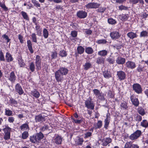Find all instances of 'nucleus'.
I'll use <instances>...</instances> for the list:
<instances>
[{
  "mask_svg": "<svg viewBox=\"0 0 148 148\" xmlns=\"http://www.w3.org/2000/svg\"><path fill=\"white\" fill-rule=\"evenodd\" d=\"M55 78L57 82H61L63 79V75L58 71L55 73Z\"/></svg>",
  "mask_w": 148,
  "mask_h": 148,
  "instance_id": "39448f33",
  "label": "nucleus"
},
{
  "mask_svg": "<svg viewBox=\"0 0 148 148\" xmlns=\"http://www.w3.org/2000/svg\"><path fill=\"white\" fill-rule=\"evenodd\" d=\"M132 142L131 141L127 142L125 145L124 148H131L132 144Z\"/></svg>",
  "mask_w": 148,
  "mask_h": 148,
  "instance_id": "37998d69",
  "label": "nucleus"
},
{
  "mask_svg": "<svg viewBox=\"0 0 148 148\" xmlns=\"http://www.w3.org/2000/svg\"><path fill=\"white\" fill-rule=\"evenodd\" d=\"M104 59L101 57H98L97 59L96 63L98 64H101L104 63Z\"/></svg>",
  "mask_w": 148,
  "mask_h": 148,
  "instance_id": "c85d7f7f",
  "label": "nucleus"
},
{
  "mask_svg": "<svg viewBox=\"0 0 148 148\" xmlns=\"http://www.w3.org/2000/svg\"><path fill=\"white\" fill-rule=\"evenodd\" d=\"M43 35L44 37H47L48 35V33L47 30L44 29L43 30Z\"/></svg>",
  "mask_w": 148,
  "mask_h": 148,
  "instance_id": "4d7b16f0",
  "label": "nucleus"
},
{
  "mask_svg": "<svg viewBox=\"0 0 148 148\" xmlns=\"http://www.w3.org/2000/svg\"><path fill=\"white\" fill-rule=\"evenodd\" d=\"M91 135L92 133L91 132H87L85 134V136L84 137V138H88V137L90 136Z\"/></svg>",
  "mask_w": 148,
  "mask_h": 148,
  "instance_id": "338daca9",
  "label": "nucleus"
},
{
  "mask_svg": "<svg viewBox=\"0 0 148 148\" xmlns=\"http://www.w3.org/2000/svg\"><path fill=\"white\" fill-rule=\"evenodd\" d=\"M5 114L7 116H12L13 112L9 109L6 108L5 109Z\"/></svg>",
  "mask_w": 148,
  "mask_h": 148,
  "instance_id": "473e14b6",
  "label": "nucleus"
},
{
  "mask_svg": "<svg viewBox=\"0 0 148 148\" xmlns=\"http://www.w3.org/2000/svg\"><path fill=\"white\" fill-rule=\"evenodd\" d=\"M15 90L20 95H21L24 93V91L20 84H17L15 86Z\"/></svg>",
  "mask_w": 148,
  "mask_h": 148,
  "instance_id": "1a4fd4ad",
  "label": "nucleus"
},
{
  "mask_svg": "<svg viewBox=\"0 0 148 148\" xmlns=\"http://www.w3.org/2000/svg\"><path fill=\"white\" fill-rule=\"evenodd\" d=\"M59 55L62 57H66L67 56L66 52L64 50L61 51L59 53Z\"/></svg>",
  "mask_w": 148,
  "mask_h": 148,
  "instance_id": "c03bdc74",
  "label": "nucleus"
},
{
  "mask_svg": "<svg viewBox=\"0 0 148 148\" xmlns=\"http://www.w3.org/2000/svg\"><path fill=\"white\" fill-rule=\"evenodd\" d=\"M140 125L143 127L146 128L148 126V122L147 120H144L141 122Z\"/></svg>",
  "mask_w": 148,
  "mask_h": 148,
  "instance_id": "72a5a7b5",
  "label": "nucleus"
},
{
  "mask_svg": "<svg viewBox=\"0 0 148 148\" xmlns=\"http://www.w3.org/2000/svg\"><path fill=\"white\" fill-rule=\"evenodd\" d=\"M71 34L72 37H76L77 35V32L75 31H73L71 32Z\"/></svg>",
  "mask_w": 148,
  "mask_h": 148,
  "instance_id": "69168bd1",
  "label": "nucleus"
},
{
  "mask_svg": "<svg viewBox=\"0 0 148 148\" xmlns=\"http://www.w3.org/2000/svg\"><path fill=\"white\" fill-rule=\"evenodd\" d=\"M137 70L138 72H140L143 71V67H141L139 65L138 67L137 68Z\"/></svg>",
  "mask_w": 148,
  "mask_h": 148,
  "instance_id": "774afa93",
  "label": "nucleus"
},
{
  "mask_svg": "<svg viewBox=\"0 0 148 148\" xmlns=\"http://www.w3.org/2000/svg\"><path fill=\"white\" fill-rule=\"evenodd\" d=\"M5 58L7 61L8 62L12 61L13 60V58L12 55L9 52L6 53Z\"/></svg>",
  "mask_w": 148,
  "mask_h": 148,
  "instance_id": "6ab92c4d",
  "label": "nucleus"
},
{
  "mask_svg": "<svg viewBox=\"0 0 148 148\" xmlns=\"http://www.w3.org/2000/svg\"><path fill=\"white\" fill-rule=\"evenodd\" d=\"M16 78L14 72H11L8 77V79L12 83H14Z\"/></svg>",
  "mask_w": 148,
  "mask_h": 148,
  "instance_id": "ddd939ff",
  "label": "nucleus"
},
{
  "mask_svg": "<svg viewBox=\"0 0 148 148\" xmlns=\"http://www.w3.org/2000/svg\"><path fill=\"white\" fill-rule=\"evenodd\" d=\"M107 60L109 63L110 64H113L114 62V60L113 59L110 58H109L107 59Z\"/></svg>",
  "mask_w": 148,
  "mask_h": 148,
  "instance_id": "0e129e2a",
  "label": "nucleus"
},
{
  "mask_svg": "<svg viewBox=\"0 0 148 148\" xmlns=\"http://www.w3.org/2000/svg\"><path fill=\"white\" fill-rule=\"evenodd\" d=\"M102 145L103 146H106L112 142V139L110 138H106L102 140Z\"/></svg>",
  "mask_w": 148,
  "mask_h": 148,
  "instance_id": "9b49d317",
  "label": "nucleus"
},
{
  "mask_svg": "<svg viewBox=\"0 0 148 148\" xmlns=\"http://www.w3.org/2000/svg\"><path fill=\"white\" fill-rule=\"evenodd\" d=\"M31 94L32 95L36 98H38L40 95L39 92L36 90L32 91Z\"/></svg>",
  "mask_w": 148,
  "mask_h": 148,
  "instance_id": "b1692460",
  "label": "nucleus"
},
{
  "mask_svg": "<svg viewBox=\"0 0 148 148\" xmlns=\"http://www.w3.org/2000/svg\"><path fill=\"white\" fill-rule=\"evenodd\" d=\"M77 15L80 18H84L87 16V13L85 11L80 10L77 12Z\"/></svg>",
  "mask_w": 148,
  "mask_h": 148,
  "instance_id": "6e6552de",
  "label": "nucleus"
},
{
  "mask_svg": "<svg viewBox=\"0 0 148 148\" xmlns=\"http://www.w3.org/2000/svg\"><path fill=\"white\" fill-rule=\"evenodd\" d=\"M0 6L4 11H6L8 10V9L4 3L0 2Z\"/></svg>",
  "mask_w": 148,
  "mask_h": 148,
  "instance_id": "79ce46f5",
  "label": "nucleus"
},
{
  "mask_svg": "<svg viewBox=\"0 0 148 148\" xmlns=\"http://www.w3.org/2000/svg\"><path fill=\"white\" fill-rule=\"evenodd\" d=\"M125 58L121 57H118L116 60V63L119 64H123L125 62Z\"/></svg>",
  "mask_w": 148,
  "mask_h": 148,
  "instance_id": "f3484780",
  "label": "nucleus"
},
{
  "mask_svg": "<svg viewBox=\"0 0 148 148\" xmlns=\"http://www.w3.org/2000/svg\"><path fill=\"white\" fill-rule=\"evenodd\" d=\"M29 136V134L28 132L25 131L22 134V138L23 139H26Z\"/></svg>",
  "mask_w": 148,
  "mask_h": 148,
  "instance_id": "4c0bfd02",
  "label": "nucleus"
},
{
  "mask_svg": "<svg viewBox=\"0 0 148 148\" xmlns=\"http://www.w3.org/2000/svg\"><path fill=\"white\" fill-rule=\"evenodd\" d=\"M108 52L106 50H103L99 51L98 52V54L101 56H105L107 55Z\"/></svg>",
  "mask_w": 148,
  "mask_h": 148,
  "instance_id": "a878e982",
  "label": "nucleus"
},
{
  "mask_svg": "<svg viewBox=\"0 0 148 148\" xmlns=\"http://www.w3.org/2000/svg\"><path fill=\"white\" fill-rule=\"evenodd\" d=\"M102 126V122L101 121H98L97 124H94V128L95 129L99 128L101 127Z\"/></svg>",
  "mask_w": 148,
  "mask_h": 148,
  "instance_id": "bb28decb",
  "label": "nucleus"
},
{
  "mask_svg": "<svg viewBox=\"0 0 148 148\" xmlns=\"http://www.w3.org/2000/svg\"><path fill=\"white\" fill-rule=\"evenodd\" d=\"M147 32V31H144L140 33V35L141 36H148Z\"/></svg>",
  "mask_w": 148,
  "mask_h": 148,
  "instance_id": "6e6d98bb",
  "label": "nucleus"
},
{
  "mask_svg": "<svg viewBox=\"0 0 148 148\" xmlns=\"http://www.w3.org/2000/svg\"><path fill=\"white\" fill-rule=\"evenodd\" d=\"M84 69L85 70H87L92 67V64L89 62H86L83 65Z\"/></svg>",
  "mask_w": 148,
  "mask_h": 148,
  "instance_id": "5701e85b",
  "label": "nucleus"
},
{
  "mask_svg": "<svg viewBox=\"0 0 148 148\" xmlns=\"http://www.w3.org/2000/svg\"><path fill=\"white\" fill-rule=\"evenodd\" d=\"M29 68L31 71L33 72L34 71L35 69V65L33 62H32L30 63Z\"/></svg>",
  "mask_w": 148,
  "mask_h": 148,
  "instance_id": "49530a36",
  "label": "nucleus"
},
{
  "mask_svg": "<svg viewBox=\"0 0 148 148\" xmlns=\"http://www.w3.org/2000/svg\"><path fill=\"white\" fill-rule=\"evenodd\" d=\"M138 113L141 115L143 116L145 114V112L143 108L141 107H139L138 110Z\"/></svg>",
  "mask_w": 148,
  "mask_h": 148,
  "instance_id": "c9c22d12",
  "label": "nucleus"
},
{
  "mask_svg": "<svg viewBox=\"0 0 148 148\" xmlns=\"http://www.w3.org/2000/svg\"><path fill=\"white\" fill-rule=\"evenodd\" d=\"M4 138L5 140H8L10 139V133H5Z\"/></svg>",
  "mask_w": 148,
  "mask_h": 148,
  "instance_id": "09e8293b",
  "label": "nucleus"
},
{
  "mask_svg": "<svg viewBox=\"0 0 148 148\" xmlns=\"http://www.w3.org/2000/svg\"><path fill=\"white\" fill-rule=\"evenodd\" d=\"M110 120V117L108 115H107L106 118L104 120L105 124L104 127L106 129H107V127L109 124Z\"/></svg>",
  "mask_w": 148,
  "mask_h": 148,
  "instance_id": "4be33fe9",
  "label": "nucleus"
},
{
  "mask_svg": "<svg viewBox=\"0 0 148 148\" xmlns=\"http://www.w3.org/2000/svg\"><path fill=\"white\" fill-rule=\"evenodd\" d=\"M141 133V131L138 130L130 135L129 138L132 140L136 139L140 136Z\"/></svg>",
  "mask_w": 148,
  "mask_h": 148,
  "instance_id": "f03ea898",
  "label": "nucleus"
},
{
  "mask_svg": "<svg viewBox=\"0 0 148 148\" xmlns=\"http://www.w3.org/2000/svg\"><path fill=\"white\" fill-rule=\"evenodd\" d=\"M142 117L141 116L137 115L136 116L135 119L136 121H140L142 120Z\"/></svg>",
  "mask_w": 148,
  "mask_h": 148,
  "instance_id": "680f3d73",
  "label": "nucleus"
},
{
  "mask_svg": "<svg viewBox=\"0 0 148 148\" xmlns=\"http://www.w3.org/2000/svg\"><path fill=\"white\" fill-rule=\"evenodd\" d=\"M11 129L8 126H6L3 129L4 133H10Z\"/></svg>",
  "mask_w": 148,
  "mask_h": 148,
  "instance_id": "ea45409f",
  "label": "nucleus"
},
{
  "mask_svg": "<svg viewBox=\"0 0 148 148\" xmlns=\"http://www.w3.org/2000/svg\"><path fill=\"white\" fill-rule=\"evenodd\" d=\"M30 140L33 143H37L36 140V138L34 136H33L30 137Z\"/></svg>",
  "mask_w": 148,
  "mask_h": 148,
  "instance_id": "5fc2aeb1",
  "label": "nucleus"
},
{
  "mask_svg": "<svg viewBox=\"0 0 148 148\" xmlns=\"http://www.w3.org/2000/svg\"><path fill=\"white\" fill-rule=\"evenodd\" d=\"M120 106L121 108L124 109H126L127 108V104L125 102L122 103L120 105Z\"/></svg>",
  "mask_w": 148,
  "mask_h": 148,
  "instance_id": "3c124183",
  "label": "nucleus"
},
{
  "mask_svg": "<svg viewBox=\"0 0 148 148\" xmlns=\"http://www.w3.org/2000/svg\"><path fill=\"white\" fill-rule=\"evenodd\" d=\"M63 75H66L68 73V70L65 67H61L58 70Z\"/></svg>",
  "mask_w": 148,
  "mask_h": 148,
  "instance_id": "dca6fc26",
  "label": "nucleus"
},
{
  "mask_svg": "<svg viewBox=\"0 0 148 148\" xmlns=\"http://www.w3.org/2000/svg\"><path fill=\"white\" fill-rule=\"evenodd\" d=\"M85 52L88 54H91L93 52V50L91 47H87L85 49Z\"/></svg>",
  "mask_w": 148,
  "mask_h": 148,
  "instance_id": "2f4dec72",
  "label": "nucleus"
},
{
  "mask_svg": "<svg viewBox=\"0 0 148 148\" xmlns=\"http://www.w3.org/2000/svg\"><path fill=\"white\" fill-rule=\"evenodd\" d=\"M32 3L34 4V5L37 8H39L40 7V3L38 1H36V0H33L32 1Z\"/></svg>",
  "mask_w": 148,
  "mask_h": 148,
  "instance_id": "a18cd8bd",
  "label": "nucleus"
},
{
  "mask_svg": "<svg viewBox=\"0 0 148 148\" xmlns=\"http://www.w3.org/2000/svg\"><path fill=\"white\" fill-rule=\"evenodd\" d=\"M108 21L109 24L112 25H114L116 23V21L112 18H109L108 19Z\"/></svg>",
  "mask_w": 148,
  "mask_h": 148,
  "instance_id": "e433bc0d",
  "label": "nucleus"
},
{
  "mask_svg": "<svg viewBox=\"0 0 148 148\" xmlns=\"http://www.w3.org/2000/svg\"><path fill=\"white\" fill-rule=\"evenodd\" d=\"M129 2L132 4H136L138 2L142 5L144 4L143 0H129Z\"/></svg>",
  "mask_w": 148,
  "mask_h": 148,
  "instance_id": "a211bd4d",
  "label": "nucleus"
},
{
  "mask_svg": "<svg viewBox=\"0 0 148 148\" xmlns=\"http://www.w3.org/2000/svg\"><path fill=\"white\" fill-rule=\"evenodd\" d=\"M34 136L36 140L37 143H38L40 142L41 140L44 137L43 134L41 132L37 134Z\"/></svg>",
  "mask_w": 148,
  "mask_h": 148,
  "instance_id": "2eb2a0df",
  "label": "nucleus"
},
{
  "mask_svg": "<svg viewBox=\"0 0 148 148\" xmlns=\"http://www.w3.org/2000/svg\"><path fill=\"white\" fill-rule=\"evenodd\" d=\"M93 93L97 97L101 93L100 91L98 89H95L93 90Z\"/></svg>",
  "mask_w": 148,
  "mask_h": 148,
  "instance_id": "864d4df0",
  "label": "nucleus"
},
{
  "mask_svg": "<svg viewBox=\"0 0 148 148\" xmlns=\"http://www.w3.org/2000/svg\"><path fill=\"white\" fill-rule=\"evenodd\" d=\"M77 50L78 53L79 54L83 53L84 51V48L81 46H79L77 47Z\"/></svg>",
  "mask_w": 148,
  "mask_h": 148,
  "instance_id": "c756f323",
  "label": "nucleus"
},
{
  "mask_svg": "<svg viewBox=\"0 0 148 148\" xmlns=\"http://www.w3.org/2000/svg\"><path fill=\"white\" fill-rule=\"evenodd\" d=\"M104 77L106 78H108L111 77V75L109 71H105L103 73Z\"/></svg>",
  "mask_w": 148,
  "mask_h": 148,
  "instance_id": "7c9ffc66",
  "label": "nucleus"
},
{
  "mask_svg": "<svg viewBox=\"0 0 148 148\" xmlns=\"http://www.w3.org/2000/svg\"><path fill=\"white\" fill-rule=\"evenodd\" d=\"M121 20L123 21H125L127 20L128 17V14H122L120 16Z\"/></svg>",
  "mask_w": 148,
  "mask_h": 148,
  "instance_id": "f704fd0d",
  "label": "nucleus"
},
{
  "mask_svg": "<svg viewBox=\"0 0 148 148\" xmlns=\"http://www.w3.org/2000/svg\"><path fill=\"white\" fill-rule=\"evenodd\" d=\"M57 53L56 52H52L51 55L52 58H56L57 57Z\"/></svg>",
  "mask_w": 148,
  "mask_h": 148,
  "instance_id": "e2e57ef3",
  "label": "nucleus"
},
{
  "mask_svg": "<svg viewBox=\"0 0 148 148\" xmlns=\"http://www.w3.org/2000/svg\"><path fill=\"white\" fill-rule=\"evenodd\" d=\"M127 35L128 37H136V34L132 32L128 33Z\"/></svg>",
  "mask_w": 148,
  "mask_h": 148,
  "instance_id": "603ef678",
  "label": "nucleus"
},
{
  "mask_svg": "<svg viewBox=\"0 0 148 148\" xmlns=\"http://www.w3.org/2000/svg\"><path fill=\"white\" fill-rule=\"evenodd\" d=\"M21 14L24 19L27 20H29V18L26 12L24 11H22Z\"/></svg>",
  "mask_w": 148,
  "mask_h": 148,
  "instance_id": "58836bf2",
  "label": "nucleus"
},
{
  "mask_svg": "<svg viewBox=\"0 0 148 148\" xmlns=\"http://www.w3.org/2000/svg\"><path fill=\"white\" fill-rule=\"evenodd\" d=\"M119 8L120 10H127L128 9V8L127 7L123 5L120 6L119 7Z\"/></svg>",
  "mask_w": 148,
  "mask_h": 148,
  "instance_id": "052dcab7",
  "label": "nucleus"
},
{
  "mask_svg": "<svg viewBox=\"0 0 148 148\" xmlns=\"http://www.w3.org/2000/svg\"><path fill=\"white\" fill-rule=\"evenodd\" d=\"M20 129L22 131L28 130H29V127L28 124L25 123L20 126Z\"/></svg>",
  "mask_w": 148,
  "mask_h": 148,
  "instance_id": "412c9836",
  "label": "nucleus"
},
{
  "mask_svg": "<svg viewBox=\"0 0 148 148\" xmlns=\"http://www.w3.org/2000/svg\"><path fill=\"white\" fill-rule=\"evenodd\" d=\"M84 32L86 34L90 35L92 33V31L88 29H85Z\"/></svg>",
  "mask_w": 148,
  "mask_h": 148,
  "instance_id": "bf43d9fd",
  "label": "nucleus"
},
{
  "mask_svg": "<svg viewBox=\"0 0 148 148\" xmlns=\"http://www.w3.org/2000/svg\"><path fill=\"white\" fill-rule=\"evenodd\" d=\"M18 61L20 67H23L25 65V63L22 58H19L18 60Z\"/></svg>",
  "mask_w": 148,
  "mask_h": 148,
  "instance_id": "a19ab883",
  "label": "nucleus"
},
{
  "mask_svg": "<svg viewBox=\"0 0 148 148\" xmlns=\"http://www.w3.org/2000/svg\"><path fill=\"white\" fill-rule=\"evenodd\" d=\"M85 107L88 109L93 110L94 109L95 104L92 101V99L90 97L85 101Z\"/></svg>",
  "mask_w": 148,
  "mask_h": 148,
  "instance_id": "f257e3e1",
  "label": "nucleus"
},
{
  "mask_svg": "<svg viewBox=\"0 0 148 148\" xmlns=\"http://www.w3.org/2000/svg\"><path fill=\"white\" fill-rule=\"evenodd\" d=\"M27 46L30 51L31 53H33V51L32 47L31 42L30 40L27 41Z\"/></svg>",
  "mask_w": 148,
  "mask_h": 148,
  "instance_id": "393cba45",
  "label": "nucleus"
},
{
  "mask_svg": "<svg viewBox=\"0 0 148 148\" xmlns=\"http://www.w3.org/2000/svg\"><path fill=\"white\" fill-rule=\"evenodd\" d=\"M110 35L111 37H118L121 36V35L118 32H111Z\"/></svg>",
  "mask_w": 148,
  "mask_h": 148,
  "instance_id": "cd10ccee",
  "label": "nucleus"
},
{
  "mask_svg": "<svg viewBox=\"0 0 148 148\" xmlns=\"http://www.w3.org/2000/svg\"><path fill=\"white\" fill-rule=\"evenodd\" d=\"M41 60L40 57L37 55L36 58L35 64L37 70H39L41 69Z\"/></svg>",
  "mask_w": 148,
  "mask_h": 148,
  "instance_id": "7ed1b4c3",
  "label": "nucleus"
},
{
  "mask_svg": "<svg viewBox=\"0 0 148 148\" xmlns=\"http://www.w3.org/2000/svg\"><path fill=\"white\" fill-rule=\"evenodd\" d=\"M126 66L128 69H133L136 66L134 62L131 61H128L126 63Z\"/></svg>",
  "mask_w": 148,
  "mask_h": 148,
  "instance_id": "f8f14e48",
  "label": "nucleus"
},
{
  "mask_svg": "<svg viewBox=\"0 0 148 148\" xmlns=\"http://www.w3.org/2000/svg\"><path fill=\"white\" fill-rule=\"evenodd\" d=\"M53 140L56 144L59 145L62 143V138L61 136L57 135L53 138Z\"/></svg>",
  "mask_w": 148,
  "mask_h": 148,
  "instance_id": "9d476101",
  "label": "nucleus"
},
{
  "mask_svg": "<svg viewBox=\"0 0 148 148\" xmlns=\"http://www.w3.org/2000/svg\"><path fill=\"white\" fill-rule=\"evenodd\" d=\"M35 120L36 122H41L44 121V118L41 114H39L35 117Z\"/></svg>",
  "mask_w": 148,
  "mask_h": 148,
  "instance_id": "aec40b11",
  "label": "nucleus"
},
{
  "mask_svg": "<svg viewBox=\"0 0 148 148\" xmlns=\"http://www.w3.org/2000/svg\"><path fill=\"white\" fill-rule=\"evenodd\" d=\"M133 88L135 92L138 94L141 93L142 91L141 86L139 84H134L133 85Z\"/></svg>",
  "mask_w": 148,
  "mask_h": 148,
  "instance_id": "0eeeda50",
  "label": "nucleus"
},
{
  "mask_svg": "<svg viewBox=\"0 0 148 148\" xmlns=\"http://www.w3.org/2000/svg\"><path fill=\"white\" fill-rule=\"evenodd\" d=\"M131 101L133 104L136 106H137L139 104V102L137 98L134 96L132 95L130 97Z\"/></svg>",
  "mask_w": 148,
  "mask_h": 148,
  "instance_id": "4468645a",
  "label": "nucleus"
},
{
  "mask_svg": "<svg viewBox=\"0 0 148 148\" xmlns=\"http://www.w3.org/2000/svg\"><path fill=\"white\" fill-rule=\"evenodd\" d=\"M0 60L1 61H4L5 60L4 56L2 51H0Z\"/></svg>",
  "mask_w": 148,
  "mask_h": 148,
  "instance_id": "de8ad7c7",
  "label": "nucleus"
},
{
  "mask_svg": "<svg viewBox=\"0 0 148 148\" xmlns=\"http://www.w3.org/2000/svg\"><path fill=\"white\" fill-rule=\"evenodd\" d=\"M100 6V4L96 3H90L86 5L87 8H96Z\"/></svg>",
  "mask_w": 148,
  "mask_h": 148,
  "instance_id": "423d86ee",
  "label": "nucleus"
},
{
  "mask_svg": "<svg viewBox=\"0 0 148 148\" xmlns=\"http://www.w3.org/2000/svg\"><path fill=\"white\" fill-rule=\"evenodd\" d=\"M8 121L10 123H13L14 121V118L13 117H9L8 118Z\"/></svg>",
  "mask_w": 148,
  "mask_h": 148,
  "instance_id": "13d9d810",
  "label": "nucleus"
},
{
  "mask_svg": "<svg viewBox=\"0 0 148 148\" xmlns=\"http://www.w3.org/2000/svg\"><path fill=\"white\" fill-rule=\"evenodd\" d=\"M10 102L13 106H16L17 103L15 100L13 99H11L10 100Z\"/></svg>",
  "mask_w": 148,
  "mask_h": 148,
  "instance_id": "8fccbe9b",
  "label": "nucleus"
},
{
  "mask_svg": "<svg viewBox=\"0 0 148 148\" xmlns=\"http://www.w3.org/2000/svg\"><path fill=\"white\" fill-rule=\"evenodd\" d=\"M117 75L120 81L124 80L126 77V74L124 72L120 71L117 72Z\"/></svg>",
  "mask_w": 148,
  "mask_h": 148,
  "instance_id": "20e7f679",
  "label": "nucleus"
}]
</instances>
